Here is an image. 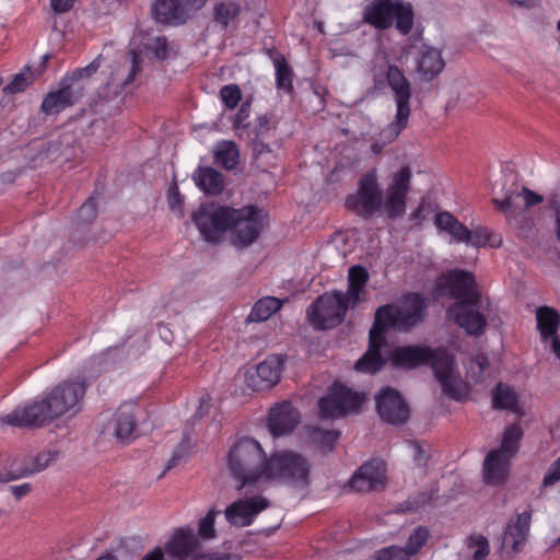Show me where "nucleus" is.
I'll return each mask as SVG.
<instances>
[{
	"label": "nucleus",
	"mask_w": 560,
	"mask_h": 560,
	"mask_svg": "<svg viewBox=\"0 0 560 560\" xmlns=\"http://www.w3.org/2000/svg\"><path fill=\"white\" fill-rule=\"evenodd\" d=\"M412 172L402 165L392 174L385 195L375 168L365 172L358 180L357 190L345 199V208L365 221L384 214L395 221L406 213L411 189Z\"/></svg>",
	"instance_id": "obj_1"
},
{
	"label": "nucleus",
	"mask_w": 560,
	"mask_h": 560,
	"mask_svg": "<svg viewBox=\"0 0 560 560\" xmlns=\"http://www.w3.org/2000/svg\"><path fill=\"white\" fill-rule=\"evenodd\" d=\"M395 366L415 369L429 364L439 381L443 394L455 401L468 397L466 383L455 374V357L445 348L431 349L423 345H411L396 348L390 355Z\"/></svg>",
	"instance_id": "obj_2"
},
{
	"label": "nucleus",
	"mask_w": 560,
	"mask_h": 560,
	"mask_svg": "<svg viewBox=\"0 0 560 560\" xmlns=\"http://www.w3.org/2000/svg\"><path fill=\"white\" fill-rule=\"evenodd\" d=\"M268 456L260 443L253 438H241L226 456L228 469L241 491L260 480L265 481Z\"/></svg>",
	"instance_id": "obj_3"
},
{
	"label": "nucleus",
	"mask_w": 560,
	"mask_h": 560,
	"mask_svg": "<svg viewBox=\"0 0 560 560\" xmlns=\"http://www.w3.org/2000/svg\"><path fill=\"white\" fill-rule=\"evenodd\" d=\"M427 308L425 296L418 292H408L397 304L387 303L377 307L372 326L384 336L388 330L408 332L424 320Z\"/></svg>",
	"instance_id": "obj_4"
},
{
	"label": "nucleus",
	"mask_w": 560,
	"mask_h": 560,
	"mask_svg": "<svg viewBox=\"0 0 560 560\" xmlns=\"http://www.w3.org/2000/svg\"><path fill=\"white\" fill-rule=\"evenodd\" d=\"M266 464L265 481H277L301 489L311 483L312 464L307 457L295 451H276L268 457Z\"/></svg>",
	"instance_id": "obj_5"
},
{
	"label": "nucleus",
	"mask_w": 560,
	"mask_h": 560,
	"mask_svg": "<svg viewBox=\"0 0 560 560\" xmlns=\"http://www.w3.org/2000/svg\"><path fill=\"white\" fill-rule=\"evenodd\" d=\"M363 22L380 31L388 30L395 23L401 35H408L415 23L413 7L401 0H372L363 9Z\"/></svg>",
	"instance_id": "obj_6"
},
{
	"label": "nucleus",
	"mask_w": 560,
	"mask_h": 560,
	"mask_svg": "<svg viewBox=\"0 0 560 560\" xmlns=\"http://www.w3.org/2000/svg\"><path fill=\"white\" fill-rule=\"evenodd\" d=\"M351 304L343 298V292L334 290L319 295L307 308V317L316 329H331L339 326Z\"/></svg>",
	"instance_id": "obj_7"
},
{
	"label": "nucleus",
	"mask_w": 560,
	"mask_h": 560,
	"mask_svg": "<svg viewBox=\"0 0 560 560\" xmlns=\"http://www.w3.org/2000/svg\"><path fill=\"white\" fill-rule=\"evenodd\" d=\"M235 209L223 206L202 205L192 214V221L208 243H218L223 234L231 229Z\"/></svg>",
	"instance_id": "obj_8"
},
{
	"label": "nucleus",
	"mask_w": 560,
	"mask_h": 560,
	"mask_svg": "<svg viewBox=\"0 0 560 560\" xmlns=\"http://www.w3.org/2000/svg\"><path fill=\"white\" fill-rule=\"evenodd\" d=\"M385 77L396 104V116L389 125V130L397 137L408 125L412 86L404 71L396 65L387 66Z\"/></svg>",
	"instance_id": "obj_9"
},
{
	"label": "nucleus",
	"mask_w": 560,
	"mask_h": 560,
	"mask_svg": "<svg viewBox=\"0 0 560 560\" xmlns=\"http://www.w3.org/2000/svg\"><path fill=\"white\" fill-rule=\"evenodd\" d=\"M364 402V395L340 382H334L326 396L318 401L322 418H340L357 411Z\"/></svg>",
	"instance_id": "obj_10"
},
{
	"label": "nucleus",
	"mask_w": 560,
	"mask_h": 560,
	"mask_svg": "<svg viewBox=\"0 0 560 560\" xmlns=\"http://www.w3.org/2000/svg\"><path fill=\"white\" fill-rule=\"evenodd\" d=\"M58 419L47 396L15 408L2 422L18 428H42Z\"/></svg>",
	"instance_id": "obj_11"
},
{
	"label": "nucleus",
	"mask_w": 560,
	"mask_h": 560,
	"mask_svg": "<svg viewBox=\"0 0 560 560\" xmlns=\"http://www.w3.org/2000/svg\"><path fill=\"white\" fill-rule=\"evenodd\" d=\"M88 384L84 380L65 381L55 386L46 396L58 418L67 412L77 413L81 410V404Z\"/></svg>",
	"instance_id": "obj_12"
},
{
	"label": "nucleus",
	"mask_w": 560,
	"mask_h": 560,
	"mask_svg": "<svg viewBox=\"0 0 560 560\" xmlns=\"http://www.w3.org/2000/svg\"><path fill=\"white\" fill-rule=\"evenodd\" d=\"M270 504L269 499L259 494L237 499L225 509L224 515L230 525L247 527L250 526L258 514L267 510Z\"/></svg>",
	"instance_id": "obj_13"
},
{
	"label": "nucleus",
	"mask_w": 560,
	"mask_h": 560,
	"mask_svg": "<svg viewBox=\"0 0 560 560\" xmlns=\"http://www.w3.org/2000/svg\"><path fill=\"white\" fill-rule=\"evenodd\" d=\"M480 301L455 302L447 308V316L467 335L479 337L483 334L487 319L480 313Z\"/></svg>",
	"instance_id": "obj_14"
},
{
	"label": "nucleus",
	"mask_w": 560,
	"mask_h": 560,
	"mask_svg": "<svg viewBox=\"0 0 560 560\" xmlns=\"http://www.w3.org/2000/svg\"><path fill=\"white\" fill-rule=\"evenodd\" d=\"M380 418L389 424L400 425L408 421L410 411L407 402L398 390L393 387L383 388L375 397Z\"/></svg>",
	"instance_id": "obj_15"
},
{
	"label": "nucleus",
	"mask_w": 560,
	"mask_h": 560,
	"mask_svg": "<svg viewBox=\"0 0 560 560\" xmlns=\"http://www.w3.org/2000/svg\"><path fill=\"white\" fill-rule=\"evenodd\" d=\"M235 212L237 215L234 217L230 229L233 232V244L236 247H245L259 236L258 209L256 206H248L235 209Z\"/></svg>",
	"instance_id": "obj_16"
},
{
	"label": "nucleus",
	"mask_w": 560,
	"mask_h": 560,
	"mask_svg": "<svg viewBox=\"0 0 560 560\" xmlns=\"http://www.w3.org/2000/svg\"><path fill=\"white\" fill-rule=\"evenodd\" d=\"M205 0H155L152 14L156 22L167 25L185 23L187 12L203 7Z\"/></svg>",
	"instance_id": "obj_17"
},
{
	"label": "nucleus",
	"mask_w": 560,
	"mask_h": 560,
	"mask_svg": "<svg viewBox=\"0 0 560 560\" xmlns=\"http://www.w3.org/2000/svg\"><path fill=\"white\" fill-rule=\"evenodd\" d=\"M386 467L381 459L364 463L348 481L352 491L368 492L383 489L386 482Z\"/></svg>",
	"instance_id": "obj_18"
},
{
	"label": "nucleus",
	"mask_w": 560,
	"mask_h": 560,
	"mask_svg": "<svg viewBox=\"0 0 560 560\" xmlns=\"http://www.w3.org/2000/svg\"><path fill=\"white\" fill-rule=\"evenodd\" d=\"M443 287L456 302L480 301L475 275L463 269L450 270L444 277Z\"/></svg>",
	"instance_id": "obj_19"
},
{
	"label": "nucleus",
	"mask_w": 560,
	"mask_h": 560,
	"mask_svg": "<svg viewBox=\"0 0 560 560\" xmlns=\"http://www.w3.org/2000/svg\"><path fill=\"white\" fill-rule=\"evenodd\" d=\"M82 97V88H75L69 83V79L61 78L58 89L44 97L40 109L46 115H58L79 103Z\"/></svg>",
	"instance_id": "obj_20"
},
{
	"label": "nucleus",
	"mask_w": 560,
	"mask_h": 560,
	"mask_svg": "<svg viewBox=\"0 0 560 560\" xmlns=\"http://www.w3.org/2000/svg\"><path fill=\"white\" fill-rule=\"evenodd\" d=\"M284 357L271 354L260 362L255 372L248 375V385L254 390L272 388L279 381L283 371Z\"/></svg>",
	"instance_id": "obj_21"
},
{
	"label": "nucleus",
	"mask_w": 560,
	"mask_h": 560,
	"mask_svg": "<svg viewBox=\"0 0 560 560\" xmlns=\"http://www.w3.org/2000/svg\"><path fill=\"white\" fill-rule=\"evenodd\" d=\"M56 452L46 451L23 458L16 457L10 466V470L5 474H0V482H9L10 480L39 472L56 458Z\"/></svg>",
	"instance_id": "obj_22"
},
{
	"label": "nucleus",
	"mask_w": 560,
	"mask_h": 560,
	"mask_svg": "<svg viewBox=\"0 0 560 560\" xmlns=\"http://www.w3.org/2000/svg\"><path fill=\"white\" fill-rule=\"evenodd\" d=\"M199 549L200 541L191 527L177 528L164 545V552L174 560L194 558L195 552Z\"/></svg>",
	"instance_id": "obj_23"
},
{
	"label": "nucleus",
	"mask_w": 560,
	"mask_h": 560,
	"mask_svg": "<svg viewBox=\"0 0 560 560\" xmlns=\"http://www.w3.org/2000/svg\"><path fill=\"white\" fill-rule=\"evenodd\" d=\"M386 345V337L374 326L369 332V347L366 352L355 362L354 369L359 372L374 374L385 365L382 349Z\"/></svg>",
	"instance_id": "obj_24"
},
{
	"label": "nucleus",
	"mask_w": 560,
	"mask_h": 560,
	"mask_svg": "<svg viewBox=\"0 0 560 560\" xmlns=\"http://www.w3.org/2000/svg\"><path fill=\"white\" fill-rule=\"evenodd\" d=\"M300 423V412L290 401H282L270 409L268 428L273 436L288 434Z\"/></svg>",
	"instance_id": "obj_25"
},
{
	"label": "nucleus",
	"mask_w": 560,
	"mask_h": 560,
	"mask_svg": "<svg viewBox=\"0 0 560 560\" xmlns=\"http://www.w3.org/2000/svg\"><path fill=\"white\" fill-rule=\"evenodd\" d=\"M537 329L544 341L551 339L552 351L560 361V338L556 336L560 325L559 313L549 306H540L536 310Z\"/></svg>",
	"instance_id": "obj_26"
},
{
	"label": "nucleus",
	"mask_w": 560,
	"mask_h": 560,
	"mask_svg": "<svg viewBox=\"0 0 560 560\" xmlns=\"http://www.w3.org/2000/svg\"><path fill=\"white\" fill-rule=\"evenodd\" d=\"M511 457L501 451H490L482 466L483 479L487 485L499 486L506 481L510 472Z\"/></svg>",
	"instance_id": "obj_27"
},
{
	"label": "nucleus",
	"mask_w": 560,
	"mask_h": 560,
	"mask_svg": "<svg viewBox=\"0 0 560 560\" xmlns=\"http://www.w3.org/2000/svg\"><path fill=\"white\" fill-rule=\"evenodd\" d=\"M532 522V511L527 510L520 513L505 527L503 534V545L510 546L513 552L522 551L529 534Z\"/></svg>",
	"instance_id": "obj_28"
},
{
	"label": "nucleus",
	"mask_w": 560,
	"mask_h": 560,
	"mask_svg": "<svg viewBox=\"0 0 560 560\" xmlns=\"http://www.w3.org/2000/svg\"><path fill=\"white\" fill-rule=\"evenodd\" d=\"M445 68L442 51L429 45H422L417 57V71L425 81L436 78Z\"/></svg>",
	"instance_id": "obj_29"
},
{
	"label": "nucleus",
	"mask_w": 560,
	"mask_h": 560,
	"mask_svg": "<svg viewBox=\"0 0 560 560\" xmlns=\"http://www.w3.org/2000/svg\"><path fill=\"white\" fill-rule=\"evenodd\" d=\"M523 197L524 199V207L529 208L536 205H539L544 201V197L526 187H523L522 190L518 191H512L506 194V196L503 199H493V203L495 208L503 212L506 217L511 218L516 214V210L518 208L517 200Z\"/></svg>",
	"instance_id": "obj_30"
},
{
	"label": "nucleus",
	"mask_w": 560,
	"mask_h": 560,
	"mask_svg": "<svg viewBox=\"0 0 560 560\" xmlns=\"http://www.w3.org/2000/svg\"><path fill=\"white\" fill-rule=\"evenodd\" d=\"M370 275L365 267L354 265L350 267L348 272V289L343 293V298L355 307L361 301L364 300L365 287L369 282Z\"/></svg>",
	"instance_id": "obj_31"
},
{
	"label": "nucleus",
	"mask_w": 560,
	"mask_h": 560,
	"mask_svg": "<svg viewBox=\"0 0 560 560\" xmlns=\"http://www.w3.org/2000/svg\"><path fill=\"white\" fill-rule=\"evenodd\" d=\"M114 435L124 443L129 444L135 439L136 419L130 406H120L113 419Z\"/></svg>",
	"instance_id": "obj_32"
},
{
	"label": "nucleus",
	"mask_w": 560,
	"mask_h": 560,
	"mask_svg": "<svg viewBox=\"0 0 560 560\" xmlns=\"http://www.w3.org/2000/svg\"><path fill=\"white\" fill-rule=\"evenodd\" d=\"M196 186L207 195L218 196L224 189L223 175L211 166H199L194 173Z\"/></svg>",
	"instance_id": "obj_33"
},
{
	"label": "nucleus",
	"mask_w": 560,
	"mask_h": 560,
	"mask_svg": "<svg viewBox=\"0 0 560 560\" xmlns=\"http://www.w3.org/2000/svg\"><path fill=\"white\" fill-rule=\"evenodd\" d=\"M434 224L438 230L448 233L457 243L467 240L468 228L448 211H440L434 217Z\"/></svg>",
	"instance_id": "obj_34"
},
{
	"label": "nucleus",
	"mask_w": 560,
	"mask_h": 560,
	"mask_svg": "<svg viewBox=\"0 0 560 560\" xmlns=\"http://www.w3.org/2000/svg\"><path fill=\"white\" fill-rule=\"evenodd\" d=\"M214 163L228 171L234 170L240 162V150L234 141L222 140L214 147Z\"/></svg>",
	"instance_id": "obj_35"
},
{
	"label": "nucleus",
	"mask_w": 560,
	"mask_h": 560,
	"mask_svg": "<svg viewBox=\"0 0 560 560\" xmlns=\"http://www.w3.org/2000/svg\"><path fill=\"white\" fill-rule=\"evenodd\" d=\"M242 7L236 0H222L213 8V19L222 28L233 24L241 14Z\"/></svg>",
	"instance_id": "obj_36"
},
{
	"label": "nucleus",
	"mask_w": 560,
	"mask_h": 560,
	"mask_svg": "<svg viewBox=\"0 0 560 560\" xmlns=\"http://www.w3.org/2000/svg\"><path fill=\"white\" fill-rule=\"evenodd\" d=\"M283 302L273 296H265L259 299L248 315L249 322H265L271 317L272 314L282 307Z\"/></svg>",
	"instance_id": "obj_37"
},
{
	"label": "nucleus",
	"mask_w": 560,
	"mask_h": 560,
	"mask_svg": "<svg viewBox=\"0 0 560 560\" xmlns=\"http://www.w3.org/2000/svg\"><path fill=\"white\" fill-rule=\"evenodd\" d=\"M492 406L494 409L515 411L517 397L514 390L502 383H499L492 393Z\"/></svg>",
	"instance_id": "obj_38"
},
{
	"label": "nucleus",
	"mask_w": 560,
	"mask_h": 560,
	"mask_svg": "<svg viewBox=\"0 0 560 560\" xmlns=\"http://www.w3.org/2000/svg\"><path fill=\"white\" fill-rule=\"evenodd\" d=\"M276 68V84L279 90L285 93L293 92V72L282 55H278L273 59Z\"/></svg>",
	"instance_id": "obj_39"
},
{
	"label": "nucleus",
	"mask_w": 560,
	"mask_h": 560,
	"mask_svg": "<svg viewBox=\"0 0 560 560\" xmlns=\"http://www.w3.org/2000/svg\"><path fill=\"white\" fill-rule=\"evenodd\" d=\"M523 436V431L518 424H512L508 427L503 433L501 445L495 451H501L502 454H509V457L513 456L518 451V443Z\"/></svg>",
	"instance_id": "obj_40"
},
{
	"label": "nucleus",
	"mask_w": 560,
	"mask_h": 560,
	"mask_svg": "<svg viewBox=\"0 0 560 560\" xmlns=\"http://www.w3.org/2000/svg\"><path fill=\"white\" fill-rule=\"evenodd\" d=\"M100 67H101L100 58H96L91 63H89L86 67L78 68L74 71H72L71 73H66L62 78L69 79V83L71 85H74L75 88H82V95L84 96L85 91H86L84 80L89 79L93 74H95Z\"/></svg>",
	"instance_id": "obj_41"
},
{
	"label": "nucleus",
	"mask_w": 560,
	"mask_h": 560,
	"mask_svg": "<svg viewBox=\"0 0 560 560\" xmlns=\"http://www.w3.org/2000/svg\"><path fill=\"white\" fill-rule=\"evenodd\" d=\"M218 513L219 512L212 509L199 520L198 532L196 534L199 541H209L217 537L215 517Z\"/></svg>",
	"instance_id": "obj_42"
},
{
	"label": "nucleus",
	"mask_w": 560,
	"mask_h": 560,
	"mask_svg": "<svg viewBox=\"0 0 560 560\" xmlns=\"http://www.w3.org/2000/svg\"><path fill=\"white\" fill-rule=\"evenodd\" d=\"M430 533L428 528L423 526L416 527L410 534L404 549L407 551L409 557L417 555L421 548L427 544Z\"/></svg>",
	"instance_id": "obj_43"
},
{
	"label": "nucleus",
	"mask_w": 560,
	"mask_h": 560,
	"mask_svg": "<svg viewBox=\"0 0 560 560\" xmlns=\"http://www.w3.org/2000/svg\"><path fill=\"white\" fill-rule=\"evenodd\" d=\"M253 154L259 167H269L275 164L276 155L270 147L261 140H254Z\"/></svg>",
	"instance_id": "obj_44"
},
{
	"label": "nucleus",
	"mask_w": 560,
	"mask_h": 560,
	"mask_svg": "<svg viewBox=\"0 0 560 560\" xmlns=\"http://www.w3.org/2000/svg\"><path fill=\"white\" fill-rule=\"evenodd\" d=\"M468 549H476L472 553L474 560H486L490 553V545L487 537L481 534H472L466 539Z\"/></svg>",
	"instance_id": "obj_45"
},
{
	"label": "nucleus",
	"mask_w": 560,
	"mask_h": 560,
	"mask_svg": "<svg viewBox=\"0 0 560 560\" xmlns=\"http://www.w3.org/2000/svg\"><path fill=\"white\" fill-rule=\"evenodd\" d=\"M220 98L225 108L234 109L242 100V91L237 84H226L220 90Z\"/></svg>",
	"instance_id": "obj_46"
},
{
	"label": "nucleus",
	"mask_w": 560,
	"mask_h": 560,
	"mask_svg": "<svg viewBox=\"0 0 560 560\" xmlns=\"http://www.w3.org/2000/svg\"><path fill=\"white\" fill-rule=\"evenodd\" d=\"M490 242V232L482 226H478L474 230L468 229L467 240L463 241L466 245H471L474 247H483Z\"/></svg>",
	"instance_id": "obj_47"
},
{
	"label": "nucleus",
	"mask_w": 560,
	"mask_h": 560,
	"mask_svg": "<svg viewBox=\"0 0 560 560\" xmlns=\"http://www.w3.org/2000/svg\"><path fill=\"white\" fill-rule=\"evenodd\" d=\"M97 215V206L95 198L90 197L79 209L78 220L82 223L92 222Z\"/></svg>",
	"instance_id": "obj_48"
},
{
	"label": "nucleus",
	"mask_w": 560,
	"mask_h": 560,
	"mask_svg": "<svg viewBox=\"0 0 560 560\" xmlns=\"http://www.w3.org/2000/svg\"><path fill=\"white\" fill-rule=\"evenodd\" d=\"M431 500V494L428 492H417L400 504L401 511H416Z\"/></svg>",
	"instance_id": "obj_49"
},
{
	"label": "nucleus",
	"mask_w": 560,
	"mask_h": 560,
	"mask_svg": "<svg viewBox=\"0 0 560 560\" xmlns=\"http://www.w3.org/2000/svg\"><path fill=\"white\" fill-rule=\"evenodd\" d=\"M382 560H409L407 551L399 546H389L380 549L377 552Z\"/></svg>",
	"instance_id": "obj_50"
},
{
	"label": "nucleus",
	"mask_w": 560,
	"mask_h": 560,
	"mask_svg": "<svg viewBox=\"0 0 560 560\" xmlns=\"http://www.w3.org/2000/svg\"><path fill=\"white\" fill-rule=\"evenodd\" d=\"M149 48L158 59L164 60L168 56V42L165 36L155 37Z\"/></svg>",
	"instance_id": "obj_51"
},
{
	"label": "nucleus",
	"mask_w": 560,
	"mask_h": 560,
	"mask_svg": "<svg viewBox=\"0 0 560 560\" xmlns=\"http://www.w3.org/2000/svg\"><path fill=\"white\" fill-rule=\"evenodd\" d=\"M194 560H242L238 553L234 552H202L194 556Z\"/></svg>",
	"instance_id": "obj_52"
},
{
	"label": "nucleus",
	"mask_w": 560,
	"mask_h": 560,
	"mask_svg": "<svg viewBox=\"0 0 560 560\" xmlns=\"http://www.w3.org/2000/svg\"><path fill=\"white\" fill-rule=\"evenodd\" d=\"M249 104L243 103L233 119V128L235 130L244 129L248 126L247 119L249 117Z\"/></svg>",
	"instance_id": "obj_53"
},
{
	"label": "nucleus",
	"mask_w": 560,
	"mask_h": 560,
	"mask_svg": "<svg viewBox=\"0 0 560 560\" xmlns=\"http://www.w3.org/2000/svg\"><path fill=\"white\" fill-rule=\"evenodd\" d=\"M558 481H560V457L556 459L548 468V471L546 472L542 480V486L551 487Z\"/></svg>",
	"instance_id": "obj_54"
},
{
	"label": "nucleus",
	"mask_w": 560,
	"mask_h": 560,
	"mask_svg": "<svg viewBox=\"0 0 560 560\" xmlns=\"http://www.w3.org/2000/svg\"><path fill=\"white\" fill-rule=\"evenodd\" d=\"M28 85L27 78L23 72L15 74L12 81L3 89L7 93H19Z\"/></svg>",
	"instance_id": "obj_55"
},
{
	"label": "nucleus",
	"mask_w": 560,
	"mask_h": 560,
	"mask_svg": "<svg viewBox=\"0 0 560 560\" xmlns=\"http://www.w3.org/2000/svg\"><path fill=\"white\" fill-rule=\"evenodd\" d=\"M319 434V442L327 446L329 450L332 448V446L338 441L340 433L336 430H325V431H318Z\"/></svg>",
	"instance_id": "obj_56"
},
{
	"label": "nucleus",
	"mask_w": 560,
	"mask_h": 560,
	"mask_svg": "<svg viewBox=\"0 0 560 560\" xmlns=\"http://www.w3.org/2000/svg\"><path fill=\"white\" fill-rule=\"evenodd\" d=\"M74 0H50L51 9L56 13H66L73 7Z\"/></svg>",
	"instance_id": "obj_57"
},
{
	"label": "nucleus",
	"mask_w": 560,
	"mask_h": 560,
	"mask_svg": "<svg viewBox=\"0 0 560 560\" xmlns=\"http://www.w3.org/2000/svg\"><path fill=\"white\" fill-rule=\"evenodd\" d=\"M10 489H11V492L14 495V498L16 500H20V499L24 498L25 495H27L32 491V485L28 482H25L22 485L12 486Z\"/></svg>",
	"instance_id": "obj_58"
},
{
	"label": "nucleus",
	"mask_w": 560,
	"mask_h": 560,
	"mask_svg": "<svg viewBox=\"0 0 560 560\" xmlns=\"http://www.w3.org/2000/svg\"><path fill=\"white\" fill-rule=\"evenodd\" d=\"M141 70V60L137 54H132L130 73L126 80V83H130L135 80Z\"/></svg>",
	"instance_id": "obj_59"
},
{
	"label": "nucleus",
	"mask_w": 560,
	"mask_h": 560,
	"mask_svg": "<svg viewBox=\"0 0 560 560\" xmlns=\"http://www.w3.org/2000/svg\"><path fill=\"white\" fill-rule=\"evenodd\" d=\"M170 208L172 210H175L176 208H179L183 203V197L177 188V186H174L170 189Z\"/></svg>",
	"instance_id": "obj_60"
},
{
	"label": "nucleus",
	"mask_w": 560,
	"mask_h": 560,
	"mask_svg": "<svg viewBox=\"0 0 560 560\" xmlns=\"http://www.w3.org/2000/svg\"><path fill=\"white\" fill-rule=\"evenodd\" d=\"M141 560H166L165 552L162 548L155 547L149 551Z\"/></svg>",
	"instance_id": "obj_61"
},
{
	"label": "nucleus",
	"mask_w": 560,
	"mask_h": 560,
	"mask_svg": "<svg viewBox=\"0 0 560 560\" xmlns=\"http://www.w3.org/2000/svg\"><path fill=\"white\" fill-rule=\"evenodd\" d=\"M547 207L555 213L560 210V194H551L547 197Z\"/></svg>",
	"instance_id": "obj_62"
},
{
	"label": "nucleus",
	"mask_w": 560,
	"mask_h": 560,
	"mask_svg": "<svg viewBox=\"0 0 560 560\" xmlns=\"http://www.w3.org/2000/svg\"><path fill=\"white\" fill-rule=\"evenodd\" d=\"M180 457L182 455L179 451H175L166 465V470H170L172 467H174L176 463L180 459Z\"/></svg>",
	"instance_id": "obj_63"
},
{
	"label": "nucleus",
	"mask_w": 560,
	"mask_h": 560,
	"mask_svg": "<svg viewBox=\"0 0 560 560\" xmlns=\"http://www.w3.org/2000/svg\"><path fill=\"white\" fill-rule=\"evenodd\" d=\"M268 125H269V120H268V118L266 116H262V117L258 118L259 132L261 130H267L268 129Z\"/></svg>",
	"instance_id": "obj_64"
}]
</instances>
